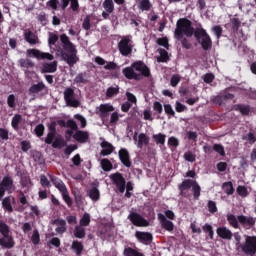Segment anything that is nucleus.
<instances>
[{
  "label": "nucleus",
  "mask_w": 256,
  "mask_h": 256,
  "mask_svg": "<svg viewBox=\"0 0 256 256\" xmlns=\"http://www.w3.org/2000/svg\"><path fill=\"white\" fill-rule=\"evenodd\" d=\"M135 7L139 9V11H151V7L153 5L151 4L150 0H136Z\"/></svg>",
  "instance_id": "nucleus-19"
},
{
  "label": "nucleus",
  "mask_w": 256,
  "mask_h": 256,
  "mask_svg": "<svg viewBox=\"0 0 256 256\" xmlns=\"http://www.w3.org/2000/svg\"><path fill=\"white\" fill-rule=\"evenodd\" d=\"M216 233L221 239H227L228 241L233 239V232H231V230L225 226L218 227Z\"/></svg>",
  "instance_id": "nucleus-12"
},
{
  "label": "nucleus",
  "mask_w": 256,
  "mask_h": 256,
  "mask_svg": "<svg viewBox=\"0 0 256 256\" xmlns=\"http://www.w3.org/2000/svg\"><path fill=\"white\" fill-rule=\"evenodd\" d=\"M60 41L63 45V49L68 51L69 53H62L63 61H66L70 67H73L77 61H79V57H77V48L72 44L71 40H69V36L66 34H62L60 36Z\"/></svg>",
  "instance_id": "nucleus-2"
},
{
  "label": "nucleus",
  "mask_w": 256,
  "mask_h": 256,
  "mask_svg": "<svg viewBox=\"0 0 256 256\" xmlns=\"http://www.w3.org/2000/svg\"><path fill=\"white\" fill-rule=\"evenodd\" d=\"M165 137H166L165 134H161V133L153 135V139L155 143L160 145H165Z\"/></svg>",
  "instance_id": "nucleus-44"
},
{
  "label": "nucleus",
  "mask_w": 256,
  "mask_h": 256,
  "mask_svg": "<svg viewBox=\"0 0 256 256\" xmlns=\"http://www.w3.org/2000/svg\"><path fill=\"white\" fill-rule=\"evenodd\" d=\"M98 111L101 115V117H107L109 113H112V111H115V108L111 104H101L98 107Z\"/></svg>",
  "instance_id": "nucleus-22"
},
{
  "label": "nucleus",
  "mask_w": 256,
  "mask_h": 256,
  "mask_svg": "<svg viewBox=\"0 0 256 256\" xmlns=\"http://www.w3.org/2000/svg\"><path fill=\"white\" fill-rule=\"evenodd\" d=\"M131 191H133V183H131V182H128L127 184H126V194H125V197H131Z\"/></svg>",
  "instance_id": "nucleus-64"
},
{
  "label": "nucleus",
  "mask_w": 256,
  "mask_h": 256,
  "mask_svg": "<svg viewBox=\"0 0 256 256\" xmlns=\"http://www.w3.org/2000/svg\"><path fill=\"white\" fill-rule=\"evenodd\" d=\"M238 221L243 227H253L256 223V218L253 216L239 215Z\"/></svg>",
  "instance_id": "nucleus-14"
},
{
  "label": "nucleus",
  "mask_w": 256,
  "mask_h": 256,
  "mask_svg": "<svg viewBox=\"0 0 256 256\" xmlns=\"http://www.w3.org/2000/svg\"><path fill=\"white\" fill-rule=\"evenodd\" d=\"M180 81H181V76L176 74L171 77L170 84L172 87H177V85H179Z\"/></svg>",
  "instance_id": "nucleus-54"
},
{
  "label": "nucleus",
  "mask_w": 256,
  "mask_h": 256,
  "mask_svg": "<svg viewBox=\"0 0 256 256\" xmlns=\"http://www.w3.org/2000/svg\"><path fill=\"white\" fill-rule=\"evenodd\" d=\"M73 138L78 141V143H87L89 140V132L77 130L75 134H73Z\"/></svg>",
  "instance_id": "nucleus-20"
},
{
  "label": "nucleus",
  "mask_w": 256,
  "mask_h": 256,
  "mask_svg": "<svg viewBox=\"0 0 256 256\" xmlns=\"http://www.w3.org/2000/svg\"><path fill=\"white\" fill-rule=\"evenodd\" d=\"M118 49L124 57L131 55L133 52V41L130 36H124L118 43Z\"/></svg>",
  "instance_id": "nucleus-6"
},
{
  "label": "nucleus",
  "mask_w": 256,
  "mask_h": 256,
  "mask_svg": "<svg viewBox=\"0 0 256 256\" xmlns=\"http://www.w3.org/2000/svg\"><path fill=\"white\" fill-rule=\"evenodd\" d=\"M53 224L56 225V233L63 234L65 231H67V222L63 219H56L53 221Z\"/></svg>",
  "instance_id": "nucleus-21"
},
{
  "label": "nucleus",
  "mask_w": 256,
  "mask_h": 256,
  "mask_svg": "<svg viewBox=\"0 0 256 256\" xmlns=\"http://www.w3.org/2000/svg\"><path fill=\"white\" fill-rule=\"evenodd\" d=\"M53 139H55V129L53 128V126H50V132L45 139V143L51 145V143H53Z\"/></svg>",
  "instance_id": "nucleus-40"
},
{
  "label": "nucleus",
  "mask_w": 256,
  "mask_h": 256,
  "mask_svg": "<svg viewBox=\"0 0 256 256\" xmlns=\"http://www.w3.org/2000/svg\"><path fill=\"white\" fill-rule=\"evenodd\" d=\"M79 223L81 227H88L89 223H91V215H89V213H85Z\"/></svg>",
  "instance_id": "nucleus-36"
},
{
  "label": "nucleus",
  "mask_w": 256,
  "mask_h": 256,
  "mask_svg": "<svg viewBox=\"0 0 256 256\" xmlns=\"http://www.w3.org/2000/svg\"><path fill=\"white\" fill-rule=\"evenodd\" d=\"M64 99L69 107H79L80 105L79 101L75 99V92L71 88L64 91Z\"/></svg>",
  "instance_id": "nucleus-9"
},
{
  "label": "nucleus",
  "mask_w": 256,
  "mask_h": 256,
  "mask_svg": "<svg viewBox=\"0 0 256 256\" xmlns=\"http://www.w3.org/2000/svg\"><path fill=\"white\" fill-rule=\"evenodd\" d=\"M57 71V61L44 63L42 65V73H55Z\"/></svg>",
  "instance_id": "nucleus-24"
},
{
  "label": "nucleus",
  "mask_w": 256,
  "mask_h": 256,
  "mask_svg": "<svg viewBox=\"0 0 256 256\" xmlns=\"http://www.w3.org/2000/svg\"><path fill=\"white\" fill-rule=\"evenodd\" d=\"M67 127H69V129H71V130L67 131V135H69V137H71V135H73V131H77V129H78L77 123L73 120H69L67 122Z\"/></svg>",
  "instance_id": "nucleus-37"
},
{
  "label": "nucleus",
  "mask_w": 256,
  "mask_h": 256,
  "mask_svg": "<svg viewBox=\"0 0 256 256\" xmlns=\"http://www.w3.org/2000/svg\"><path fill=\"white\" fill-rule=\"evenodd\" d=\"M157 43L158 45L165 47V49H169V40L167 38H159Z\"/></svg>",
  "instance_id": "nucleus-60"
},
{
  "label": "nucleus",
  "mask_w": 256,
  "mask_h": 256,
  "mask_svg": "<svg viewBox=\"0 0 256 256\" xmlns=\"http://www.w3.org/2000/svg\"><path fill=\"white\" fill-rule=\"evenodd\" d=\"M74 235L77 239H83V237H85V228L81 225L76 226L74 229Z\"/></svg>",
  "instance_id": "nucleus-35"
},
{
  "label": "nucleus",
  "mask_w": 256,
  "mask_h": 256,
  "mask_svg": "<svg viewBox=\"0 0 256 256\" xmlns=\"http://www.w3.org/2000/svg\"><path fill=\"white\" fill-rule=\"evenodd\" d=\"M13 189V180L9 177H4L0 183V199H3L5 191H11Z\"/></svg>",
  "instance_id": "nucleus-11"
},
{
  "label": "nucleus",
  "mask_w": 256,
  "mask_h": 256,
  "mask_svg": "<svg viewBox=\"0 0 256 256\" xmlns=\"http://www.w3.org/2000/svg\"><path fill=\"white\" fill-rule=\"evenodd\" d=\"M21 123H23V116H21L20 114H15L11 121L12 129H14L15 131H19V126L21 125Z\"/></svg>",
  "instance_id": "nucleus-25"
},
{
  "label": "nucleus",
  "mask_w": 256,
  "mask_h": 256,
  "mask_svg": "<svg viewBox=\"0 0 256 256\" xmlns=\"http://www.w3.org/2000/svg\"><path fill=\"white\" fill-rule=\"evenodd\" d=\"M126 97L129 101L130 105H131V103L134 104V105L137 104V97H135V95H133L132 93L126 92Z\"/></svg>",
  "instance_id": "nucleus-61"
},
{
  "label": "nucleus",
  "mask_w": 256,
  "mask_h": 256,
  "mask_svg": "<svg viewBox=\"0 0 256 256\" xmlns=\"http://www.w3.org/2000/svg\"><path fill=\"white\" fill-rule=\"evenodd\" d=\"M28 57H34L35 59H46L47 61H53L55 59V56L51 53L47 52H41V50L38 49H28L27 50Z\"/></svg>",
  "instance_id": "nucleus-7"
},
{
  "label": "nucleus",
  "mask_w": 256,
  "mask_h": 256,
  "mask_svg": "<svg viewBox=\"0 0 256 256\" xmlns=\"http://www.w3.org/2000/svg\"><path fill=\"white\" fill-rule=\"evenodd\" d=\"M122 73L127 79H141L142 75L143 77L151 75L149 68L142 61L132 63L131 67L124 68Z\"/></svg>",
  "instance_id": "nucleus-1"
},
{
  "label": "nucleus",
  "mask_w": 256,
  "mask_h": 256,
  "mask_svg": "<svg viewBox=\"0 0 256 256\" xmlns=\"http://www.w3.org/2000/svg\"><path fill=\"white\" fill-rule=\"evenodd\" d=\"M237 193H238V195H240V197H247V195H249V191L247 190V187H245V186H238Z\"/></svg>",
  "instance_id": "nucleus-49"
},
{
  "label": "nucleus",
  "mask_w": 256,
  "mask_h": 256,
  "mask_svg": "<svg viewBox=\"0 0 256 256\" xmlns=\"http://www.w3.org/2000/svg\"><path fill=\"white\" fill-rule=\"evenodd\" d=\"M193 33H195V30H193L191 26V21L187 19H180L177 22V27L174 32L175 39H183V35H186V37H193Z\"/></svg>",
  "instance_id": "nucleus-3"
},
{
  "label": "nucleus",
  "mask_w": 256,
  "mask_h": 256,
  "mask_svg": "<svg viewBox=\"0 0 256 256\" xmlns=\"http://www.w3.org/2000/svg\"><path fill=\"white\" fill-rule=\"evenodd\" d=\"M61 195H62L63 200L67 204V206L71 207V205H73V200L69 196V191L66 190V191L62 192Z\"/></svg>",
  "instance_id": "nucleus-46"
},
{
  "label": "nucleus",
  "mask_w": 256,
  "mask_h": 256,
  "mask_svg": "<svg viewBox=\"0 0 256 256\" xmlns=\"http://www.w3.org/2000/svg\"><path fill=\"white\" fill-rule=\"evenodd\" d=\"M168 145L170 147H179V139H177L176 137H170L168 139Z\"/></svg>",
  "instance_id": "nucleus-59"
},
{
  "label": "nucleus",
  "mask_w": 256,
  "mask_h": 256,
  "mask_svg": "<svg viewBox=\"0 0 256 256\" xmlns=\"http://www.w3.org/2000/svg\"><path fill=\"white\" fill-rule=\"evenodd\" d=\"M100 165H101V169H103V171L109 172V171L113 170V163H111V161H109V159H107V158L101 159Z\"/></svg>",
  "instance_id": "nucleus-31"
},
{
  "label": "nucleus",
  "mask_w": 256,
  "mask_h": 256,
  "mask_svg": "<svg viewBox=\"0 0 256 256\" xmlns=\"http://www.w3.org/2000/svg\"><path fill=\"white\" fill-rule=\"evenodd\" d=\"M109 178L111 179L113 185L116 186V189H118L119 193H125V178H123L121 173L111 174Z\"/></svg>",
  "instance_id": "nucleus-8"
},
{
  "label": "nucleus",
  "mask_w": 256,
  "mask_h": 256,
  "mask_svg": "<svg viewBox=\"0 0 256 256\" xmlns=\"http://www.w3.org/2000/svg\"><path fill=\"white\" fill-rule=\"evenodd\" d=\"M237 110L242 113V115H249V106H244V105H238Z\"/></svg>",
  "instance_id": "nucleus-62"
},
{
  "label": "nucleus",
  "mask_w": 256,
  "mask_h": 256,
  "mask_svg": "<svg viewBox=\"0 0 256 256\" xmlns=\"http://www.w3.org/2000/svg\"><path fill=\"white\" fill-rule=\"evenodd\" d=\"M119 93V87H110L108 88L106 95L107 97H113Z\"/></svg>",
  "instance_id": "nucleus-55"
},
{
  "label": "nucleus",
  "mask_w": 256,
  "mask_h": 256,
  "mask_svg": "<svg viewBox=\"0 0 256 256\" xmlns=\"http://www.w3.org/2000/svg\"><path fill=\"white\" fill-rule=\"evenodd\" d=\"M153 110L156 111L159 115L163 113V105L160 102H154Z\"/></svg>",
  "instance_id": "nucleus-57"
},
{
  "label": "nucleus",
  "mask_w": 256,
  "mask_h": 256,
  "mask_svg": "<svg viewBox=\"0 0 256 256\" xmlns=\"http://www.w3.org/2000/svg\"><path fill=\"white\" fill-rule=\"evenodd\" d=\"M184 159L190 163H193L195 162V154H193V152H186L184 154Z\"/></svg>",
  "instance_id": "nucleus-63"
},
{
  "label": "nucleus",
  "mask_w": 256,
  "mask_h": 256,
  "mask_svg": "<svg viewBox=\"0 0 256 256\" xmlns=\"http://www.w3.org/2000/svg\"><path fill=\"white\" fill-rule=\"evenodd\" d=\"M124 255L125 256H144L143 254H141V252H138L137 250L129 247L124 249Z\"/></svg>",
  "instance_id": "nucleus-39"
},
{
  "label": "nucleus",
  "mask_w": 256,
  "mask_h": 256,
  "mask_svg": "<svg viewBox=\"0 0 256 256\" xmlns=\"http://www.w3.org/2000/svg\"><path fill=\"white\" fill-rule=\"evenodd\" d=\"M119 157L123 165H125L126 167H131V161L129 160V152L127 151V149L122 148L119 151Z\"/></svg>",
  "instance_id": "nucleus-23"
},
{
  "label": "nucleus",
  "mask_w": 256,
  "mask_h": 256,
  "mask_svg": "<svg viewBox=\"0 0 256 256\" xmlns=\"http://www.w3.org/2000/svg\"><path fill=\"white\" fill-rule=\"evenodd\" d=\"M158 219H159L160 225L163 227V229H165L166 231H173L175 226L173 225V222L167 220L165 215L158 214Z\"/></svg>",
  "instance_id": "nucleus-18"
},
{
  "label": "nucleus",
  "mask_w": 256,
  "mask_h": 256,
  "mask_svg": "<svg viewBox=\"0 0 256 256\" xmlns=\"http://www.w3.org/2000/svg\"><path fill=\"white\" fill-rule=\"evenodd\" d=\"M31 241H32V243L34 245H39V241H40L39 231H37V230L33 231V234H32V237H31Z\"/></svg>",
  "instance_id": "nucleus-56"
},
{
  "label": "nucleus",
  "mask_w": 256,
  "mask_h": 256,
  "mask_svg": "<svg viewBox=\"0 0 256 256\" xmlns=\"http://www.w3.org/2000/svg\"><path fill=\"white\" fill-rule=\"evenodd\" d=\"M195 181L193 180H185L181 185H180V191H185V189H191L193 185H195Z\"/></svg>",
  "instance_id": "nucleus-41"
},
{
  "label": "nucleus",
  "mask_w": 256,
  "mask_h": 256,
  "mask_svg": "<svg viewBox=\"0 0 256 256\" xmlns=\"http://www.w3.org/2000/svg\"><path fill=\"white\" fill-rule=\"evenodd\" d=\"M20 67H25L26 69H31L33 67V62L29 59H21L19 60Z\"/></svg>",
  "instance_id": "nucleus-47"
},
{
  "label": "nucleus",
  "mask_w": 256,
  "mask_h": 256,
  "mask_svg": "<svg viewBox=\"0 0 256 256\" xmlns=\"http://www.w3.org/2000/svg\"><path fill=\"white\" fill-rule=\"evenodd\" d=\"M0 233L3 235V237L9 236V226L3 222H0Z\"/></svg>",
  "instance_id": "nucleus-48"
},
{
  "label": "nucleus",
  "mask_w": 256,
  "mask_h": 256,
  "mask_svg": "<svg viewBox=\"0 0 256 256\" xmlns=\"http://www.w3.org/2000/svg\"><path fill=\"white\" fill-rule=\"evenodd\" d=\"M194 35L196 39L199 41V43L202 45V49H205L206 51L207 49H211V37H209V34H207V31H205V29H197Z\"/></svg>",
  "instance_id": "nucleus-5"
},
{
  "label": "nucleus",
  "mask_w": 256,
  "mask_h": 256,
  "mask_svg": "<svg viewBox=\"0 0 256 256\" xmlns=\"http://www.w3.org/2000/svg\"><path fill=\"white\" fill-rule=\"evenodd\" d=\"M203 231L204 233H208L210 239H213V235H214L213 226H211L210 224H205L203 226Z\"/></svg>",
  "instance_id": "nucleus-50"
},
{
  "label": "nucleus",
  "mask_w": 256,
  "mask_h": 256,
  "mask_svg": "<svg viewBox=\"0 0 256 256\" xmlns=\"http://www.w3.org/2000/svg\"><path fill=\"white\" fill-rule=\"evenodd\" d=\"M135 237L140 241V243H144V245H149L153 240V236L149 232H139L135 233Z\"/></svg>",
  "instance_id": "nucleus-13"
},
{
  "label": "nucleus",
  "mask_w": 256,
  "mask_h": 256,
  "mask_svg": "<svg viewBox=\"0 0 256 256\" xmlns=\"http://www.w3.org/2000/svg\"><path fill=\"white\" fill-rule=\"evenodd\" d=\"M62 1V9H67L69 7V3H71V9L73 11H77L79 9V0H61Z\"/></svg>",
  "instance_id": "nucleus-26"
},
{
  "label": "nucleus",
  "mask_w": 256,
  "mask_h": 256,
  "mask_svg": "<svg viewBox=\"0 0 256 256\" xmlns=\"http://www.w3.org/2000/svg\"><path fill=\"white\" fill-rule=\"evenodd\" d=\"M24 37L30 45H37V43H39V38L31 31L26 32Z\"/></svg>",
  "instance_id": "nucleus-29"
},
{
  "label": "nucleus",
  "mask_w": 256,
  "mask_h": 256,
  "mask_svg": "<svg viewBox=\"0 0 256 256\" xmlns=\"http://www.w3.org/2000/svg\"><path fill=\"white\" fill-rule=\"evenodd\" d=\"M47 7H50L53 11H57L59 7V0H49L47 2Z\"/></svg>",
  "instance_id": "nucleus-52"
},
{
  "label": "nucleus",
  "mask_w": 256,
  "mask_h": 256,
  "mask_svg": "<svg viewBox=\"0 0 256 256\" xmlns=\"http://www.w3.org/2000/svg\"><path fill=\"white\" fill-rule=\"evenodd\" d=\"M51 181L56 187V189L60 191V193H64L65 191H67V187L65 186V183H63V181H61L59 178L52 177Z\"/></svg>",
  "instance_id": "nucleus-27"
},
{
  "label": "nucleus",
  "mask_w": 256,
  "mask_h": 256,
  "mask_svg": "<svg viewBox=\"0 0 256 256\" xmlns=\"http://www.w3.org/2000/svg\"><path fill=\"white\" fill-rule=\"evenodd\" d=\"M134 141L138 149H143V146L149 145V138L144 133H141L138 136L135 134Z\"/></svg>",
  "instance_id": "nucleus-15"
},
{
  "label": "nucleus",
  "mask_w": 256,
  "mask_h": 256,
  "mask_svg": "<svg viewBox=\"0 0 256 256\" xmlns=\"http://www.w3.org/2000/svg\"><path fill=\"white\" fill-rule=\"evenodd\" d=\"M0 245L2 247H6V249H11L15 243L13 242V238L10 236H4V238L0 239Z\"/></svg>",
  "instance_id": "nucleus-30"
},
{
  "label": "nucleus",
  "mask_w": 256,
  "mask_h": 256,
  "mask_svg": "<svg viewBox=\"0 0 256 256\" xmlns=\"http://www.w3.org/2000/svg\"><path fill=\"white\" fill-rule=\"evenodd\" d=\"M14 205H15V198L13 196H8L4 198L2 201V207L8 213H13Z\"/></svg>",
  "instance_id": "nucleus-17"
},
{
  "label": "nucleus",
  "mask_w": 256,
  "mask_h": 256,
  "mask_svg": "<svg viewBox=\"0 0 256 256\" xmlns=\"http://www.w3.org/2000/svg\"><path fill=\"white\" fill-rule=\"evenodd\" d=\"M103 8L107 13H113L115 11V5L113 4V0H105L103 2Z\"/></svg>",
  "instance_id": "nucleus-34"
},
{
  "label": "nucleus",
  "mask_w": 256,
  "mask_h": 256,
  "mask_svg": "<svg viewBox=\"0 0 256 256\" xmlns=\"http://www.w3.org/2000/svg\"><path fill=\"white\" fill-rule=\"evenodd\" d=\"M56 41H59V36H57V34H55V33H50L49 38H48V43H49L50 47L52 45H55Z\"/></svg>",
  "instance_id": "nucleus-53"
},
{
  "label": "nucleus",
  "mask_w": 256,
  "mask_h": 256,
  "mask_svg": "<svg viewBox=\"0 0 256 256\" xmlns=\"http://www.w3.org/2000/svg\"><path fill=\"white\" fill-rule=\"evenodd\" d=\"M213 149L222 157L225 155V149L223 148V146H221V144H214Z\"/></svg>",
  "instance_id": "nucleus-58"
},
{
  "label": "nucleus",
  "mask_w": 256,
  "mask_h": 256,
  "mask_svg": "<svg viewBox=\"0 0 256 256\" xmlns=\"http://www.w3.org/2000/svg\"><path fill=\"white\" fill-rule=\"evenodd\" d=\"M225 193H227V195H233V183L231 182H225L223 185H222Z\"/></svg>",
  "instance_id": "nucleus-45"
},
{
  "label": "nucleus",
  "mask_w": 256,
  "mask_h": 256,
  "mask_svg": "<svg viewBox=\"0 0 256 256\" xmlns=\"http://www.w3.org/2000/svg\"><path fill=\"white\" fill-rule=\"evenodd\" d=\"M88 196L90 197V199H92V201H99L101 193L99 192V189L92 188L88 191Z\"/></svg>",
  "instance_id": "nucleus-32"
},
{
  "label": "nucleus",
  "mask_w": 256,
  "mask_h": 256,
  "mask_svg": "<svg viewBox=\"0 0 256 256\" xmlns=\"http://www.w3.org/2000/svg\"><path fill=\"white\" fill-rule=\"evenodd\" d=\"M17 98L15 97L14 94H10L7 98V105L8 107H10V109H15V107H17L16 102Z\"/></svg>",
  "instance_id": "nucleus-38"
},
{
  "label": "nucleus",
  "mask_w": 256,
  "mask_h": 256,
  "mask_svg": "<svg viewBox=\"0 0 256 256\" xmlns=\"http://www.w3.org/2000/svg\"><path fill=\"white\" fill-rule=\"evenodd\" d=\"M192 189H193L195 199H199V196L201 195V186H199V184H197L196 182L192 186Z\"/></svg>",
  "instance_id": "nucleus-51"
},
{
  "label": "nucleus",
  "mask_w": 256,
  "mask_h": 256,
  "mask_svg": "<svg viewBox=\"0 0 256 256\" xmlns=\"http://www.w3.org/2000/svg\"><path fill=\"white\" fill-rule=\"evenodd\" d=\"M42 89H45V84H44V83H38V84L33 85V86L29 89V92H30V93H40V91H41Z\"/></svg>",
  "instance_id": "nucleus-43"
},
{
  "label": "nucleus",
  "mask_w": 256,
  "mask_h": 256,
  "mask_svg": "<svg viewBox=\"0 0 256 256\" xmlns=\"http://www.w3.org/2000/svg\"><path fill=\"white\" fill-rule=\"evenodd\" d=\"M158 53H160V57H158L159 63H166V61L169 59V55L167 52L163 49H159Z\"/></svg>",
  "instance_id": "nucleus-42"
},
{
  "label": "nucleus",
  "mask_w": 256,
  "mask_h": 256,
  "mask_svg": "<svg viewBox=\"0 0 256 256\" xmlns=\"http://www.w3.org/2000/svg\"><path fill=\"white\" fill-rule=\"evenodd\" d=\"M227 221L231 227L234 229H239V217L235 216L234 214L228 213L227 214Z\"/></svg>",
  "instance_id": "nucleus-28"
},
{
  "label": "nucleus",
  "mask_w": 256,
  "mask_h": 256,
  "mask_svg": "<svg viewBox=\"0 0 256 256\" xmlns=\"http://www.w3.org/2000/svg\"><path fill=\"white\" fill-rule=\"evenodd\" d=\"M100 147H102L100 154L103 157H107L108 155H111V153H113V151H115V147L113 146V144H111L105 140L101 142Z\"/></svg>",
  "instance_id": "nucleus-16"
},
{
  "label": "nucleus",
  "mask_w": 256,
  "mask_h": 256,
  "mask_svg": "<svg viewBox=\"0 0 256 256\" xmlns=\"http://www.w3.org/2000/svg\"><path fill=\"white\" fill-rule=\"evenodd\" d=\"M242 253L254 256L256 254V236H245L244 244L240 245Z\"/></svg>",
  "instance_id": "nucleus-4"
},
{
  "label": "nucleus",
  "mask_w": 256,
  "mask_h": 256,
  "mask_svg": "<svg viewBox=\"0 0 256 256\" xmlns=\"http://www.w3.org/2000/svg\"><path fill=\"white\" fill-rule=\"evenodd\" d=\"M71 249L76 253V255H81V253H83V244L79 241H74Z\"/></svg>",
  "instance_id": "nucleus-33"
},
{
  "label": "nucleus",
  "mask_w": 256,
  "mask_h": 256,
  "mask_svg": "<svg viewBox=\"0 0 256 256\" xmlns=\"http://www.w3.org/2000/svg\"><path fill=\"white\" fill-rule=\"evenodd\" d=\"M128 219H130L131 223L133 225H136V227H147L149 225V222L145 220L141 215L131 212L130 215L128 216Z\"/></svg>",
  "instance_id": "nucleus-10"
}]
</instances>
